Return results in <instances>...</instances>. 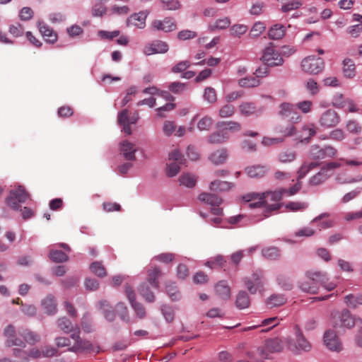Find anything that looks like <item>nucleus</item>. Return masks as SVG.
I'll use <instances>...</instances> for the list:
<instances>
[{
  "instance_id": "1",
  "label": "nucleus",
  "mask_w": 362,
  "mask_h": 362,
  "mask_svg": "<svg viewBox=\"0 0 362 362\" xmlns=\"http://www.w3.org/2000/svg\"><path fill=\"white\" fill-rule=\"evenodd\" d=\"M286 189H280L276 191H269L263 193L249 192L243 197L246 202H250L249 206L251 208L267 206L266 211L270 212L277 211L281 208V204L279 203L282 199L284 194L286 192Z\"/></svg>"
},
{
  "instance_id": "2",
  "label": "nucleus",
  "mask_w": 362,
  "mask_h": 362,
  "mask_svg": "<svg viewBox=\"0 0 362 362\" xmlns=\"http://www.w3.org/2000/svg\"><path fill=\"white\" fill-rule=\"evenodd\" d=\"M307 280L300 283V288L305 293L315 294L318 292V284H320L326 290L331 291L337 286L334 282L329 281L327 274L319 271H308L306 272Z\"/></svg>"
},
{
  "instance_id": "3",
  "label": "nucleus",
  "mask_w": 362,
  "mask_h": 362,
  "mask_svg": "<svg viewBox=\"0 0 362 362\" xmlns=\"http://www.w3.org/2000/svg\"><path fill=\"white\" fill-rule=\"evenodd\" d=\"M57 327L64 333L71 334V338L74 340V343L69 351L72 352H79L92 349V344L89 341L83 340L80 337V329L78 327L74 328L73 324L66 317H62L57 320Z\"/></svg>"
},
{
  "instance_id": "4",
  "label": "nucleus",
  "mask_w": 362,
  "mask_h": 362,
  "mask_svg": "<svg viewBox=\"0 0 362 362\" xmlns=\"http://www.w3.org/2000/svg\"><path fill=\"white\" fill-rule=\"evenodd\" d=\"M30 199V194L25 191V188L22 186H18V188L10 191L8 196L6 199V204L15 211L21 210L22 211V216L24 219L31 218L34 212L28 207L21 209L20 204L25 203Z\"/></svg>"
},
{
  "instance_id": "5",
  "label": "nucleus",
  "mask_w": 362,
  "mask_h": 362,
  "mask_svg": "<svg viewBox=\"0 0 362 362\" xmlns=\"http://www.w3.org/2000/svg\"><path fill=\"white\" fill-rule=\"evenodd\" d=\"M296 339H286V343L287 344L288 349L296 354L300 351H309L311 349V344L303 335L301 331L298 326L295 327Z\"/></svg>"
},
{
  "instance_id": "6",
  "label": "nucleus",
  "mask_w": 362,
  "mask_h": 362,
  "mask_svg": "<svg viewBox=\"0 0 362 362\" xmlns=\"http://www.w3.org/2000/svg\"><path fill=\"white\" fill-rule=\"evenodd\" d=\"M302 69L310 74H317L324 69V62L322 58L311 55L301 62Z\"/></svg>"
},
{
  "instance_id": "7",
  "label": "nucleus",
  "mask_w": 362,
  "mask_h": 362,
  "mask_svg": "<svg viewBox=\"0 0 362 362\" xmlns=\"http://www.w3.org/2000/svg\"><path fill=\"white\" fill-rule=\"evenodd\" d=\"M340 122V115L332 109L325 110L319 119L320 125L325 129L335 127Z\"/></svg>"
},
{
  "instance_id": "8",
  "label": "nucleus",
  "mask_w": 362,
  "mask_h": 362,
  "mask_svg": "<svg viewBox=\"0 0 362 362\" xmlns=\"http://www.w3.org/2000/svg\"><path fill=\"white\" fill-rule=\"evenodd\" d=\"M284 344L279 338L269 339L265 341L264 345L258 349V353L264 358L268 357L269 353L280 352L283 350Z\"/></svg>"
},
{
  "instance_id": "9",
  "label": "nucleus",
  "mask_w": 362,
  "mask_h": 362,
  "mask_svg": "<svg viewBox=\"0 0 362 362\" xmlns=\"http://www.w3.org/2000/svg\"><path fill=\"white\" fill-rule=\"evenodd\" d=\"M319 165L318 163L312 162L309 164H303L299 170L298 171V182L296 185H294L289 189H286L287 192H285L288 196L293 195L296 194L302 187V182H300V180L305 176V175L311 170Z\"/></svg>"
},
{
  "instance_id": "10",
  "label": "nucleus",
  "mask_w": 362,
  "mask_h": 362,
  "mask_svg": "<svg viewBox=\"0 0 362 362\" xmlns=\"http://www.w3.org/2000/svg\"><path fill=\"white\" fill-rule=\"evenodd\" d=\"M264 110L263 106L258 107L254 102L245 101L238 105V111L243 117L259 116Z\"/></svg>"
},
{
  "instance_id": "11",
  "label": "nucleus",
  "mask_w": 362,
  "mask_h": 362,
  "mask_svg": "<svg viewBox=\"0 0 362 362\" xmlns=\"http://www.w3.org/2000/svg\"><path fill=\"white\" fill-rule=\"evenodd\" d=\"M245 286L251 294H255L257 291L263 288V274L262 271H257L252 274L250 279L245 278L244 280Z\"/></svg>"
},
{
  "instance_id": "12",
  "label": "nucleus",
  "mask_w": 362,
  "mask_h": 362,
  "mask_svg": "<svg viewBox=\"0 0 362 362\" xmlns=\"http://www.w3.org/2000/svg\"><path fill=\"white\" fill-rule=\"evenodd\" d=\"M341 164L337 162H329L326 164L325 166L322 167L320 172L313 176L310 180V184L311 185H318L325 182L329 176L327 174L328 170H333L337 168H339Z\"/></svg>"
},
{
  "instance_id": "13",
  "label": "nucleus",
  "mask_w": 362,
  "mask_h": 362,
  "mask_svg": "<svg viewBox=\"0 0 362 362\" xmlns=\"http://www.w3.org/2000/svg\"><path fill=\"white\" fill-rule=\"evenodd\" d=\"M169 49L167 42L156 40L145 45L143 49L144 54L149 56L156 54H165Z\"/></svg>"
},
{
  "instance_id": "14",
  "label": "nucleus",
  "mask_w": 362,
  "mask_h": 362,
  "mask_svg": "<svg viewBox=\"0 0 362 362\" xmlns=\"http://www.w3.org/2000/svg\"><path fill=\"white\" fill-rule=\"evenodd\" d=\"M262 59L269 66H280L284 62L280 54L272 47H267L264 49Z\"/></svg>"
},
{
  "instance_id": "15",
  "label": "nucleus",
  "mask_w": 362,
  "mask_h": 362,
  "mask_svg": "<svg viewBox=\"0 0 362 362\" xmlns=\"http://www.w3.org/2000/svg\"><path fill=\"white\" fill-rule=\"evenodd\" d=\"M279 115L283 118H289L292 123L298 122L301 119V117L295 110V105L288 103L279 105Z\"/></svg>"
},
{
  "instance_id": "16",
  "label": "nucleus",
  "mask_w": 362,
  "mask_h": 362,
  "mask_svg": "<svg viewBox=\"0 0 362 362\" xmlns=\"http://www.w3.org/2000/svg\"><path fill=\"white\" fill-rule=\"evenodd\" d=\"M153 30L163 31L165 33L171 32L177 29V25L170 17H166L163 21L154 20L151 24Z\"/></svg>"
},
{
  "instance_id": "17",
  "label": "nucleus",
  "mask_w": 362,
  "mask_h": 362,
  "mask_svg": "<svg viewBox=\"0 0 362 362\" xmlns=\"http://www.w3.org/2000/svg\"><path fill=\"white\" fill-rule=\"evenodd\" d=\"M324 341L326 346L335 351H340L342 349L341 342L333 331H327L324 335Z\"/></svg>"
},
{
  "instance_id": "18",
  "label": "nucleus",
  "mask_w": 362,
  "mask_h": 362,
  "mask_svg": "<svg viewBox=\"0 0 362 362\" xmlns=\"http://www.w3.org/2000/svg\"><path fill=\"white\" fill-rule=\"evenodd\" d=\"M162 275V271L159 267H151L147 270L146 281L154 288H158L160 283L159 277Z\"/></svg>"
},
{
  "instance_id": "19",
  "label": "nucleus",
  "mask_w": 362,
  "mask_h": 362,
  "mask_svg": "<svg viewBox=\"0 0 362 362\" xmlns=\"http://www.w3.org/2000/svg\"><path fill=\"white\" fill-rule=\"evenodd\" d=\"M268 170L269 168L264 165H254L245 169V173L252 178L262 177L267 173Z\"/></svg>"
},
{
  "instance_id": "20",
  "label": "nucleus",
  "mask_w": 362,
  "mask_h": 362,
  "mask_svg": "<svg viewBox=\"0 0 362 362\" xmlns=\"http://www.w3.org/2000/svg\"><path fill=\"white\" fill-rule=\"evenodd\" d=\"M120 151L127 160L136 159L135 153L137 151L135 145L127 140L123 141L120 144Z\"/></svg>"
},
{
  "instance_id": "21",
  "label": "nucleus",
  "mask_w": 362,
  "mask_h": 362,
  "mask_svg": "<svg viewBox=\"0 0 362 362\" xmlns=\"http://www.w3.org/2000/svg\"><path fill=\"white\" fill-rule=\"evenodd\" d=\"M41 305L47 315H54L57 311V305L54 297L50 294L42 300Z\"/></svg>"
},
{
  "instance_id": "22",
  "label": "nucleus",
  "mask_w": 362,
  "mask_h": 362,
  "mask_svg": "<svg viewBox=\"0 0 362 362\" xmlns=\"http://www.w3.org/2000/svg\"><path fill=\"white\" fill-rule=\"evenodd\" d=\"M38 28L42 37L47 42L49 43H54L57 41V33L45 23H39Z\"/></svg>"
},
{
  "instance_id": "23",
  "label": "nucleus",
  "mask_w": 362,
  "mask_h": 362,
  "mask_svg": "<svg viewBox=\"0 0 362 362\" xmlns=\"http://www.w3.org/2000/svg\"><path fill=\"white\" fill-rule=\"evenodd\" d=\"M146 16L147 14L144 12L134 13L128 18V25L135 26L139 29H142L146 25Z\"/></svg>"
},
{
  "instance_id": "24",
  "label": "nucleus",
  "mask_w": 362,
  "mask_h": 362,
  "mask_svg": "<svg viewBox=\"0 0 362 362\" xmlns=\"http://www.w3.org/2000/svg\"><path fill=\"white\" fill-rule=\"evenodd\" d=\"M339 318L340 321L339 327L351 329L355 325L356 319L352 317L350 312L346 309H344L341 311V314L339 315Z\"/></svg>"
},
{
  "instance_id": "25",
  "label": "nucleus",
  "mask_w": 362,
  "mask_h": 362,
  "mask_svg": "<svg viewBox=\"0 0 362 362\" xmlns=\"http://www.w3.org/2000/svg\"><path fill=\"white\" fill-rule=\"evenodd\" d=\"M228 158V153L226 148H221L215 151L209 157V159L215 165L223 163Z\"/></svg>"
},
{
  "instance_id": "26",
  "label": "nucleus",
  "mask_w": 362,
  "mask_h": 362,
  "mask_svg": "<svg viewBox=\"0 0 362 362\" xmlns=\"http://www.w3.org/2000/svg\"><path fill=\"white\" fill-rule=\"evenodd\" d=\"M199 199L211 206H219L223 202L222 199L218 196L206 192L201 193L199 195Z\"/></svg>"
},
{
  "instance_id": "27",
  "label": "nucleus",
  "mask_w": 362,
  "mask_h": 362,
  "mask_svg": "<svg viewBox=\"0 0 362 362\" xmlns=\"http://www.w3.org/2000/svg\"><path fill=\"white\" fill-rule=\"evenodd\" d=\"M286 34V28L281 24H275L268 31V36L272 40H280Z\"/></svg>"
},
{
  "instance_id": "28",
  "label": "nucleus",
  "mask_w": 362,
  "mask_h": 362,
  "mask_svg": "<svg viewBox=\"0 0 362 362\" xmlns=\"http://www.w3.org/2000/svg\"><path fill=\"white\" fill-rule=\"evenodd\" d=\"M343 74L348 78H352L356 74V66L352 59L346 58L343 61Z\"/></svg>"
},
{
  "instance_id": "29",
  "label": "nucleus",
  "mask_w": 362,
  "mask_h": 362,
  "mask_svg": "<svg viewBox=\"0 0 362 362\" xmlns=\"http://www.w3.org/2000/svg\"><path fill=\"white\" fill-rule=\"evenodd\" d=\"M216 294L223 300H228L230 297V288L225 281H219L216 287Z\"/></svg>"
},
{
  "instance_id": "30",
  "label": "nucleus",
  "mask_w": 362,
  "mask_h": 362,
  "mask_svg": "<svg viewBox=\"0 0 362 362\" xmlns=\"http://www.w3.org/2000/svg\"><path fill=\"white\" fill-rule=\"evenodd\" d=\"M98 305L100 309L102 310L106 320L110 322H112L115 320V312L113 310H112L111 306L107 300H103L99 301Z\"/></svg>"
},
{
  "instance_id": "31",
  "label": "nucleus",
  "mask_w": 362,
  "mask_h": 362,
  "mask_svg": "<svg viewBox=\"0 0 362 362\" xmlns=\"http://www.w3.org/2000/svg\"><path fill=\"white\" fill-rule=\"evenodd\" d=\"M316 134V127L313 124L304 125L302 128L301 134L298 136V139L301 141H308L312 136Z\"/></svg>"
},
{
  "instance_id": "32",
  "label": "nucleus",
  "mask_w": 362,
  "mask_h": 362,
  "mask_svg": "<svg viewBox=\"0 0 362 362\" xmlns=\"http://www.w3.org/2000/svg\"><path fill=\"white\" fill-rule=\"evenodd\" d=\"M19 334L24 339L25 341L31 345L39 342L40 340V337L39 334L29 329H23L22 331L19 332Z\"/></svg>"
},
{
  "instance_id": "33",
  "label": "nucleus",
  "mask_w": 362,
  "mask_h": 362,
  "mask_svg": "<svg viewBox=\"0 0 362 362\" xmlns=\"http://www.w3.org/2000/svg\"><path fill=\"white\" fill-rule=\"evenodd\" d=\"M344 302L350 308H356L358 305H362V295H346L344 297Z\"/></svg>"
},
{
  "instance_id": "34",
  "label": "nucleus",
  "mask_w": 362,
  "mask_h": 362,
  "mask_svg": "<svg viewBox=\"0 0 362 362\" xmlns=\"http://www.w3.org/2000/svg\"><path fill=\"white\" fill-rule=\"evenodd\" d=\"M345 128L350 134H359L362 132V126L355 119H349L345 122Z\"/></svg>"
},
{
  "instance_id": "35",
  "label": "nucleus",
  "mask_w": 362,
  "mask_h": 362,
  "mask_svg": "<svg viewBox=\"0 0 362 362\" xmlns=\"http://www.w3.org/2000/svg\"><path fill=\"white\" fill-rule=\"evenodd\" d=\"M232 187V184L226 181L214 180L210 184V189L215 192H223L229 190Z\"/></svg>"
},
{
  "instance_id": "36",
  "label": "nucleus",
  "mask_w": 362,
  "mask_h": 362,
  "mask_svg": "<svg viewBox=\"0 0 362 362\" xmlns=\"http://www.w3.org/2000/svg\"><path fill=\"white\" fill-rule=\"evenodd\" d=\"M228 135L226 132H216L210 134L208 137V141L210 144H221L226 141Z\"/></svg>"
},
{
  "instance_id": "37",
  "label": "nucleus",
  "mask_w": 362,
  "mask_h": 362,
  "mask_svg": "<svg viewBox=\"0 0 362 362\" xmlns=\"http://www.w3.org/2000/svg\"><path fill=\"white\" fill-rule=\"evenodd\" d=\"M286 298L284 295L281 294H274L272 295L267 300V305L269 308H274L280 306L286 303Z\"/></svg>"
},
{
  "instance_id": "38",
  "label": "nucleus",
  "mask_w": 362,
  "mask_h": 362,
  "mask_svg": "<svg viewBox=\"0 0 362 362\" xmlns=\"http://www.w3.org/2000/svg\"><path fill=\"white\" fill-rule=\"evenodd\" d=\"M235 305L239 309H244L249 306L250 298L245 291H240L236 297Z\"/></svg>"
},
{
  "instance_id": "39",
  "label": "nucleus",
  "mask_w": 362,
  "mask_h": 362,
  "mask_svg": "<svg viewBox=\"0 0 362 362\" xmlns=\"http://www.w3.org/2000/svg\"><path fill=\"white\" fill-rule=\"evenodd\" d=\"M348 98H345L341 93H336L332 98V105L338 109H344L346 107V101Z\"/></svg>"
},
{
  "instance_id": "40",
  "label": "nucleus",
  "mask_w": 362,
  "mask_h": 362,
  "mask_svg": "<svg viewBox=\"0 0 362 362\" xmlns=\"http://www.w3.org/2000/svg\"><path fill=\"white\" fill-rule=\"evenodd\" d=\"M179 182L181 185L192 188L195 186L197 178L193 175L186 173L180 177Z\"/></svg>"
},
{
  "instance_id": "41",
  "label": "nucleus",
  "mask_w": 362,
  "mask_h": 362,
  "mask_svg": "<svg viewBox=\"0 0 362 362\" xmlns=\"http://www.w3.org/2000/svg\"><path fill=\"white\" fill-rule=\"evenodd\" d=\"M238 84L243 88H255L260 84V81L257 77H245L240 78Z\"/></svg>"
},
{
  "instance_id": "42",
  "label": "nucleus",
  "mask_w": 362,
  "mask_h": 362,
  "mask_svg": "<svg viewBox=\"0 0 362 362\" xmlns=\"http://www.w3.org/2000/svg\"><path fill=\"white\" fill-rule=\"evenodd\" d=\"M139 292L146 301L152 303L155 300V296L153 293L150 291L146 283H143L139 286Z\"/></svg>"
},
{
  "instance_id": "43",
  "label": "nucleus",
  "mask_w": 362,
  "mask_h": 362,
  "mask_svg": "<svg viewBox=\"0 0 362 362\" xmlns=\"http://www.w3.org/2000/svg\"><path fill=\"white\" fill-rule=\"evenodd\" d=\"M279 323V320L276 317H269L267 319L264 320L262 322V324L259 325H255L252 327H248L247 329H255L257 327H261V326H270L268 329H262L261 332H268L272 328L274 327Z\"/></svg>"
},
{
  "instance_id": "44",
  "label": "nucleus",
  "mask_w": 362,
  "mask_h": 362,
  "mask_svg": "<svg viewBox=\"0 0 362 362\" xmlns=\"http://www.w3.org/2000/svg\"><path fill=\"white\" fill-rule=\"evenodd\" d=\"M49 258L56 262H66L69 257L64 252L58 250H51L49 255Z\"/></svg>"
},
{
  "instance_id": "45",
  "label": "nucleus",
  "mask_w": 362,
  "mask_h": 362,
  "mask_svg": "<svg viewBox=\"0 0 362 362\" xmlns=\"http://www.w3.org/2000/svg\"><path fill=\"white\" fill-rule=\"evenodd\" d=\"M90 271L98 277L103 278L107 275L106 269L100 262H94L90 266Z\"/></svg>"
},
{
  "instance_id": "46",
  "label": "nucleus",
  "mask_w": 362,
  "mask_h": 362,
  "mask_svg": "<svg viewBox=\"0 0 362 362\" xmlns=\"http://www.w3.org/2000/svg\"><path fill=\"white\" fill-rule=\"evenodd\" d=\"M278 284L285 291H290L293 288V283L291 279L285 274H279L277 276Z\"/></svg>"
},
{
  "instance_id": "47",
  "label": "nucleus",
  "mask_w": 362,
  "mask_h": 362,
  "mask_svg": "<svg viewBox=\"0 0 362 362\" xmlns=\"http://www.w3.org/2000/svg\"><path fill=\"white\" fill-rule=\"evenodd\" d=\"M303 5V3L300 0H292L284 4H283L280 8V11L283 13H288L293 10L299 8Z\"/></svg>"
},
{
  "instance_id": "48",
  "label": "nucleus",
  "mask_w": 362,
  "mask_h": 362,
  "mask_svg": "<svg viewBox=\"0 0 362 362\" xmlns=\"http://www.w3.org/2000/svg\"><path fill=\"white\" fill-rule=\"evenodd\" d=\"M230 24V19L227 17L216 20L214 23H210L209 28L211 30L216 29H226Z\"/></svg>"
},
{
  "instance_id": "49",
  "label": "nucleus",
  "mask_w": 362,
  "mask_h": 362,
  "mask_svg": "<svg viewBox=\"0 0 362 362\" xmlns=\"http://www.w3.org/2000/svg\"><path fill=\"white\" fill-rule=\"evenodd\" d=\"M213 119L209 116H205L197 122V128L200 131H208L213 124Z\"/></svg>"
},
{
  "instance_id": "50",
  "label": "nucleus",
  "mask_w": 362,
  "mask_h": 362,
  "mask_svg": "<svg viewBox=\"0 0 362 362\" xmlns=\"http://www.w3.org/2000/svg\"><path fill=\"white\" fill-rule=\"evenodd\" d=\"M235 112V107L233 105L226 104L221 107L218 115L222 118L230 117Z\"/></svg>"
},
{
  "instance_id": "51",
  "label": "nucleus",
  "mask_w": 362,
  "mask_h": 362,
  "mask_svg": "<svg viewBox=\"0 0 362 362\" xmlns=\"http://www.w3.org/2000/svg\"><path fill=\"white\" fill-rule=\"evenodd\" d=\"M262 255L269 259H276L280 256L279 250L276 247H270L263 249Z\"/></svg>"
},
{
  "instance_id": "52",
  "label": "nucleus",
  "mask_w": 362,
  "mask_h": 362,
  "mask_svg": "<svg viewBox=\"0 0 362 362\" xmlns=\"http://www.w3.org/2000/svg\"><path fill=\"white\" fill-rule=\"evenodd\" d=\"M175 257V255L171 252L160 253L154 257V259L163 264L172 262Z\"/></svg>"
},
{
  "instance_id": "53",
  "label": "nucleus",
  "mask_w": 362,
  "mask_h": 362,
  "mask_svg": "<svg viewBox=\"0 0 362 362\" xmlns=\"http://www.w3.org/2000/svg\"><path fill=\"white\" fill-rule=\"evenodd\" d=\"M166 292L173 300H177L180 298V293L175 283L166 285Z\"/></svg>"
},
{
  "instance_id": "54",
  "label": "nucleus",
  "mask_w": 362,
  "mask_h": 362,
  "mask_svg": "<svg viewBox=\"0 0 362 362\" xmlns=\"http://www.w3.org/2000/svg\"><path fill=\"white\" fill-rule=\"evenodd\" d=\"M81 328L85 332L87 333L91 332L93 330L92 320L88 313L84 314L82 317Z\"/></svg>"
},
{
  "instance_id": "55",
  "label": "nucleus",
  "mask_w": 362,
  "mask_h": 362,
  "mask_svg": "<svg viewBox=\"0 0 362 362\" xmlns=\"http://www.w3.org/2000/svg\"><path fill=\"white\" fill-rule=\"evenodd\" d=\"M306 90L311 95H315L320 91L317 83L313 78L308 79L305 84Z\"/></svg>"
},
{
  "instance_id": "56",
  "label": "nucleus",
  "mask_w": 362,
  "mask_h": 362,
  "mask_svg": "<svg viewBox=\"0 0 362 362\" xmlns=\"http://www.w3.org/2000/svg\"><path fill=\"white\" fill-rule=\"evenodd\" d=\"M296 158L294 151L287 150L279 154V160L281 163H290Z\"/></svg>"
},
{
  "instance_id": "57",
  "label": "nucleus",
  "mask_w": 362,
  "mask_h": 362,
  "mask_svg": "<svg viewBox=\"0 0 362 362\" xmlns=\"http://www.w3.org/2000/svg\"><path fill=\"white\" fill-rule=\"evenodd\" d=\"M265 28L263 23L257 22L253 25L250 32V36L252 37H257L264 31Z\"/></svg>"
},
{
  "instance_id": "58",
  "label": "nucleus",
  "mask_w": 362,
  "mask_h": 362,
  "mask_svg": "<svg viewBox=\"0 0 362 362\" xmlns=\"http://www.w3.org/2000/svg\"><path fill=\"white\" fill-rule=\"evenodd\" d=\"M247 30V27L242 24L234 25L230 29V35L234 37H240L242 35L245 34Z\"/></svg>"
},
{
  "instance_id": "59",
  "label": "nucleus",
  "mask_w": 362,
  "mask_h": 362,
  "mask_svg": "<svg viewBox=\"0 0 362 362\" xmlns=\"http://www.w3.org/2000/svg\"><path fill=\"white\" fill-rule=\"evenodd\" d=\"M163 4V8L164 10L173 11L179 9L181 4L178 0H161Z\"/></svg>"
},
{
  "instance_id": "60",
  "label": "nucleus",
  "mask_w": 362,
  "mask_h": 362,
  "mask_svg": "<svg viewBox=\"0 0 362 362\" xmlns=\"http://www.w3.org/2000/svg\"><path fill=\"white\" fill-rule=\"evenodd\" d=\"M190 62L188 60L182 61L173 66L171 71L175 74L182 73L190 66Z\"/></svg>"
},
{
  "instance_id": "61",
  "label": "nucleus",
  "mask_w": 362,
  "mask_h": 362,
  "mask_svg": "<svg viewBox=\"0 0 362 362\" xmlns=\"http://www.w3.org/2000/svg\"><path fill=\"white\" fill-rule=\"evenodd\" d=\"M346 133L341 129H335L330 132L329 138L336 141H341L346 138Z\"/></svg>"
},
{
  "instance_id": "62",
  "label": "nucleus",
  "mask_w": 362,
  "mask_h": 362,
  "mask_svg": "<svg viewBox=\"0 0 362 362\" xmlns=\"http://www.w3.org/2000/svg\"><path fill=\"white\" fill-rule=\"evenodd\" d=\"M308 207V204L305 202H289L286 205V208L293 211H303Z\"/></svg>"
},
{
  "instance_id": "63",
  "label": "nucleus",
  "mask_w": 362,
  "mask_h": 362,
  "mask_svg": "<svg viewBox=\"0 0 362 362\" xmlns=\"http://www.w3.org/2000/svg\"><path fill=\"white\" fill-rule=\"evenodd\" d=\"M312 107L313 102L310 100H303L295 105V107L299 109L304 114L309 113L312 110Z\"/></svg>"
},
{
  "instance_id": "64",
  "label": "nucleus",
  "mask_w": 362,
  "mask_h": 362,
  "mask_svg": "<svg viewBox=\"0 0 362 362\" xmlns=\"http://www.w3.org/2000/svg\"><path fill=\"white\" fill-rule=\"evenodd\" d=\"M168 88L173 93L180 94L186 90V84L180 82H173L168 86Z\"/></svg>"
}]
</instances>
